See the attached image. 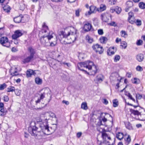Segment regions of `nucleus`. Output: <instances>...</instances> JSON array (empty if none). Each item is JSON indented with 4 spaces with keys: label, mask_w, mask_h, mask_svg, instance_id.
<instances>
[{
    "label": "nucleus",
    "mask_w": 145,
    "mask_h": 145,
    "mask_svg": "<svg viewBox=\"0 0 145 145\" xmlns=\"http://www.w3.org/2000/svg\"><path fill=\"white\" fill-rule=\"evenodd\" d=\"M3 9L5 12H9L10 9V7L7 5L4 6L3 7Z\"/></svg>",
    "instance_id": "25"
},
{
    "label": "nucleus",
    "mask_w": 145,
    "mask_h": 145,
    "mask_svg": "<svg viewBox=\"0 0 145 145\" xmlns=\"http://www.w3.org/2000/svg\"><path fill=\"white\" fill-rule=\"evenodd\" d=\"M99 40L101 43L105 44L106 43L108 39L107 38L105 37H101L100 38Z\"/></svg>",
    "instance_id": "18"
},
{
    "label": "nucleus",
    "mask_w": 145,
    "mask_h": 145,
    "mask_svg": "<svg viewBox=\"0 0 145 145\" xmlns=\"http://www.w3.org/2000/svg\"><path fill=\"white\" fill-rule=\"evenodd\" d=\"M110 12L111 13H113L114 12H116L115 7L113 8V7L111 8L110 10Z\"/></svg>",
    "instance_id": "62"
},
{
    "label": "nucleus",
    "mask_w": 145,
    "mask_h": 145,
    "mask_svg": "<svg viewBox=\"0 0 145 145\" xmlns=\"http://www.w3.org/2000/svg\"><path fill=\"white\" fill-rule=\"evenodd\" d=\"M35 83L37 84L40 85L42 82V79L39 77H37L35 78Z\"/></svg>",
    "instance_id": "21"
},
{
    "label": "nucleus",
    "mask_w": 145,
    "mask_h": 145,
    "mask_svg": "<svg viewBox=\"0 0 145 145\" xmlns=\"http://www.w3.org/2000/svg\"><path fill=\"white\" fill-rule=\"evenodd\" d=\"M62 102L63 103L65 104L66 105H68L69 104V102L68 101H66L65 100H63Z\"/></svg>",
    "instance_id": "63"
},
{
    "label": "nucleus",
    "mask_w": 145,
    "mask_h": 145,
    "mask_svg": "<svg viewBox=\"0 0 145 145\" xmlns=\"http://www.w3.org/2000/svg\"><path fill=\"white\" fill-rule=\"evenodd\" d=\"M140 120L141 121H145V111L143 114H141L140 115Z\"/></svg>",
    "instance_id": "36"
},
{
    "label": "nucleus",
    "mask_w": 145,
    "mask_h": 145,
    "mask_svg": "<svg viewBox=\"0 0 145 145\" xmlns=\"http://www.w3.org/2000/svg\"><path fill=\"white\" fill-rule=\"evenodd\" d=\"M15 93L17 95L19 96L20 95L21 91L20 90H16Z\"/></svg>",
    "instance_id": "53"
},
{
    "label": "nucleus",
    "mask_w": 145,
    "mask_h": 145,
    "mask_svg": "<svg viewBox=\"0 0 145 145\" xmlns=\"http://www.w3.org/2000/svg\"><path fill=\"white\" fill-rule=\"evenodd\" d=\"M116 12L118 14H119L121 12V8L118 6L115 7Z\"/></svg>",
    "instance_id": "41"
},
{
    "label": "nucleus",
    "mask_w": 145,
    "mask_h": 145,
    "mask_svg": "<svg viewBox=\"0 0 145 145\" xmlns=\"http://www.w3.org/2000/svg\"><path fill=\"white\" fill-rule=\"evenodd\" d=\"M102 137L103 139V142L100 143V145H102L104 144H106L107 145H113L114 143V139L111 138L106 133H103Z\"/></svg>",
    "instance_id": "6"
},
{
    "label": "nucleus",
    "mask_w": 145,
    "mask_h": 145,
    "mask_svg": "<svg viewBox=\"0 0 145 145\" xmlns=\"http://www.w3.org/2000/svg\"><path fill=\"white\" fill-rule=\"evenodd\" d=\"M11 51L13 52H15L18 51L17 49L14 47H13L12 48Z\"/></svg>",
    "instance_id": "61"
},
{
    "label": "nucleus",
    "mask_w": 145,
    "mask_h": 145,
    "mask_svg": "<svg viewBox=\"0 0 145 145\" xmlns=\"http://www.w3.org/2000/svg\"><path fill=\"white\" fill-rule=\"evenodd\" d=\"M39 72L37 70L33 71L31 69H29L27 71L26 75L28 77H30L32 75L35 76Z\"/></svg>",
    "instance_id": "9"
},
{
    "label": "nucleus",
    "mask_w": 145,
    "mask_h": 145,
    "mask_svg": "<svg viewBox=\"0 0 145 145\" xmlns=\"http://www.w3.org/2000/svg\"><path fill=\"white\" fill-rule=\"evenodd\" d=\"M130 111L132 114L135 115H137L139 116L140 114L138 111L134 110L133 109H131Z\"/></svg>",
    "instance_id": "31"
},
{
    "label": "nucleus",
    "mask_w": 145,
    "mask_h": 145,
    "mask_svg": "<svg viewBox=\"0 0 145 145\" xmlns=\"http://www.w3.org/2000/svg\"><path fill=\"white\" fill-rule=\"evenodd\" d=\"M113 106L115 107L117 106L118 104V101L116 99L113 100Z\"/></svg>",
    "instance_id": "38"
},
{
    "label": "nucleus",
    "mask_w": 145,
    "mask_h": 145,
    "mask_svg": "<svg viewBox=\"0 0 145 145\" xmlns=\"http://www.w3.org/2000/svg\"><path fill=\"white\" fill-rule=\"evenodd\" d=\"M81 108L84 110H86L88 109V106L86 103H83L81 105Z\"/></svg>",
    "instance_id": "28"
},
{
    "label": "nucleus",
    "mask_w": 145,
    "mask_h": 145,
    "mask_svg": "<svg viewBox=\"0 0 145 145\" xmlns=\"http://www.w3.org/2000/svg\"><path fill=\"white\" fill-rule=\"evenodd\" d=\"M7 92H13L15 91V89L14 87L10 86L7 88Z\"/></svg>",
    "instance_id": "34"
},
{
    "label": "nucleus",
    "mask_w": 145,
    "mask_h": 145,
    "mask_svg": "<svg viewBox=\"0 0 145 145\" xmlns=\"http://www.w3.org/2000/svg\"><path fill=\"white\" fill-rule=\"evenodd\" d=\"M47 124L48 123L42 125L40 127L43 134L48 135L53 132L54 130H52L51 127L49 128Z\"/></svg>",
    "instance_id": "7"
},
{
    "label": "nucleus",
    "mask_w": 145,
    "mask_h": 145,
    "mask_svg": "<svg viewBox=\"0 0 145 145\" xmlns=\"http://www.w3.org/2000/svg\"><path fill=\"white\" fill-rule=\"evenodd\" d=\"M137 60L139 62L142 61L144 59V55L142 54H139L136 56Z\"/></svg>",
    "instance_id": "14"
},
{
    "label": "nucleus",
    "mask_w": 145,
    "mask_h": 145,
    "mask_svg": "<svg viewBox=\"0 0 145 145\" xmlns=\"http://www.w3.org/2000/svg\"><path fill=\"white\" fill-rule=\"evenodd\" d=\"M3 100L4 101L8 102L9 100L8 97L7 95H5L3 97Z\"/></svg>",
    "instance_id": "51"
},
{
    "label": "nucleus",
    "mask_w": 145,
    "mask_h": 145,
    "mask_svg": "<svg viewBox=\"0 0 145 145\" xmlns=\"http://www.w3.org/2000/svg\"><path fill=\"white\" fill-rule=\"evenodd\" d=\"M142 42H143L142 40H139L137 41V44L138 46L142 44Z\"/></svg>",
    "instance_id": "56"
},
{
    "label": "nucleus",
    "mask_w": 145,
    "mask_h": 145,
    "mask_svg": "<svg viewBox=\"0 0 145 145\" xmlns=\"http://www.w3.org/2000/svg\"><path fill=\"white\" fill-rule=\"evenodd\" d=\"M100 45L98 44H96L95 45H93L92 46V48L96 52L97 51V50L98 49V48H99L100 46Z\"/></svg>",
    "instance_id": "33"
},
{
    "label": "nucleus",
    "mask_w": 145,
    "mask_h": 145,
    "mask_svg": "<svg viewBox=\"0 0 145 145\" xmlns=\"http://www.w3.org/2000/svg\"><path fill=\"white\" fill-rule=\"evenodd\" d=\"M136 24L138 26H140L141 25L142 22L141 20L137 19L136 20V22H135Z\"/></svg>",
    "instance_id": "44"
},
{
    "label": "nucleus",
    "mask_w": 145,
    "mask_h": 145,
    "mask_svg": "<svg viewBox=\"0 0 145 145\" xmlns=\"http://www.w3.org/2000/svg\"><path fill=\"white\" fill-rule=\"evenodd\" d=\"M127 46V44L126 42L124 41L121 42L120 46H122V48L125 49L126 48Z\"/></svg>",
    "instance_id": "35"
},
{
    "label": "nucleus",
    "mask_w": 145,
    "mask_h": 145,
    "mask_svg": "<svg viewBox=\"0 0 145 145\" xmlns=\"http://www.w3.org/2000/svg\"><path fill=\"white\" fill-rule=\"evenodd\" d=\"M86 39L88 42L91 43L93 41V39L89 35H87L86 36Z\"/></svg>",
    "instance_id": "32"
},
{
    "label": "nucleus",
    "mask_w": 145,
    "mask_h": 145,
    "mask_svg": "<svg viewBox=\"0 0 145 145\" xmlns=\"http://www.w3.org/2000/svg\"><path fill=\"white\" fill-rule=\"evenodd\" d=\"M84 56V54H80L78 56V57L79 59H83Z\"/></svg>",
    "instance_id": "58"
},
{
    "label": "nucleus",
    "mask_w": 145,
    "mask_h": 145,
    "mask_svg": "<svg viewBox=\"0 0 145 145\" xmlns=\"http://www.w3.org/2000/svg\"><path fill=\"white\" fill-rule=\"evenodd\" d=\"M117 74L116 73H113L110 76V80H114L116 79V78H113L114 77L116 76V75H117Z\"/></svg>",
    "instance_id": "47"
},
{
    "label": "nucleus",
    "mask_w": 145,
    "mask_h": 145,
    "mask_svg": "<svg viewBox=\"0 0 145 145\" xmlns=\"http://www.w3.org/2000/svg\"><path fill=\"white\" fill-rule=\"evenodd\" d=\"M120 59V57L119 55H116L115 56L114 58V61L117 62Z\"/></svg>",
    "instance_id": "46"
},
{
    "label": "nucleus",
    "mask_w": 145,
    "mask_h": 145,
    "mask_svg": "<svg viewBox=\"0 0 145 145\" xmlns=\"http://www.w3.org/2000/svg\"><path fill=\"white\" fill-rule=\"evenodd\" d=\"M55 114L51 112H43L39 117L36 118L37 122H42L43 124L48 123V120H52L53 118H55Z\"/></svg>",
    "instance_id": "4"
},
{
    "label": "nucleus",
    "mask_w": 145,
    "mask_h": 145,
    "mask_svg": "<svg viewBox=\"0 0 145 145\" xmlns=\"http://www.w3.org/2000/svg\"><path fill=\"white\" fill-rule=\"evenodd\" d=\"M35 125V122L31 123L30 126L28 128V131L31 135L34 136L36 138L40 139L42 138L43 133Z\"/></svg>",
    "instance_id": "5"
},
{
    "label": "nucleus",
    "mask_w": 145,
    "mask_h": 145,
    "mask_svg": "<svg viewBox=\"0 0 145 145\" xmlns=\"http://www.w3.org/2000/svg\"><path fill=\"white\" fill-rule=\"evenodd\" d=\"M121 35L122 37L125 38L127 36V34L126 32L124 31H121Z\"/></svg>",
    "instance_id": "40"
},
{
    "label": "nucleus",
    "mask_w": 145,
    "mask_h": 145,
    "mask_svg": "<svg viewBox=\"0 0 145 145\" xmlns=\"http://www.w3.org/2000/svg\"><path fill=\"white\" fill-rule=\"evenodd\" d=\"M7 86V85L4 83L0 85V90H3Z\"/></svg>",
    "instance_id": "42"
},
{
    "label": "nucleus",
    "mask_w": 145,
    "mask_h": 145,
    "mask_svg": "<svg viewBox=\"0 0 145 145\" xmlns=\"http://www.w3.org/2000/svg\"><path fill=\"white\" fill-rule=\"evenodd\" d=\"M125 95L127 96L131 100L133 101L134 102L135 101V100L132 97V96L131 95L130 93H125Z\"/></svg>",
    "instance_id": "37"
},
{
    "label": "nucleus",
    "mask_w": 145,
    "mask_h": 145,
    "mask_svg": "<svg viewBox=\"0 0 145 145\" xmlns=\"http://www.w3.org/2000/svg\"><path fill=\"white\" fill-rule=\"evenodd\" d=\"M33 57L30 55L26 58L25 59L23 62L24 63H27L29 62L33 58Z\"/></svg>",
    "instance_id": "15"
},
{
    "label": "nucleus",
    "mask_w": 145,
    "mask_h": 145,
    "mask_svg": "<svg viewBox=\"0 0 145 145\" xmlns=\"http://www.w3.org/2000/svg\"><path fill=\"white\" fill-rule=\"evenodd\" d=\"M132 81L133 83L135 84H138L140 83V80L137 78H134L132 80Z\"/></svg>",
    "instance_id": "26"
},
{
    "label": "nucleus",
    "mask_w": 145,
    "mask_h": 145,
    "mask_svg": "<svg viewBox=\"0 0 145 145\" xmlns=\"http://www.w3.org/2000/svg\"><path fill=\"white\" fill-rule=\"evenodd\" d=\"M142 97V95L139 94H136V97L137 99H141Z\"/></svg>",
    "instance_id": "55"
},
{
    "label": "nucleus",
    "mask_w": 145,
    "mask_h": 145,
    "mask_svg": "<svg viewBox=\"0 0 145 145\" xmlns=\"http://www.w3.org/2000/svg\"><path fill=\"white\" fill-rule=\"evenodd\" d=\"M28 50L30 53V55L33 57L34 54L35 53V50L31 47H29L28 48Z\"/></svg>",
    "instance_id": "17"
},
{
    "label": "nucleus",
    "mask_w": 145,
    "mask_h": 145,
    "mask_svg": "<svg viewBox=\"0 0 145 145\" xmlns=\"http://www.w3.org/2000/svg\"><path fill=\"white\" fill-rule=\"evenodd\" d=\"M22 18V16H20L15 17L14 19V20L16 23H19L21 22Z\"/></svg>",
    "instance_id": "19"
},
{
    "label": "nucleus",
    "mask_w": 145,
    "mask_h": 145,
    "mask_svg": "<svg viewBox=\"0 0 145 145\" xmlns=\"http://www.w3.org/2000/svg\"><path fill=\"white\" fill-rule=\"evenodd\" d=\"M78 69L82 71H86L84 69H88L91 71V75H94L97 72V69L96 66L94 65L92 62L88 61L79 63L78 64Z\"/></svg>",
    "instance_id": "3"
},
{
    "label": "nucleus",
    "mask_w": 145,
    "mask_h": 145,
    "mask_svg": "<svg viewBox=\"0 0 145 145\" xmlns=\"http://www.w3.org/2000/svg\"><path fill=\"white\" fill-rule=\"evenodd\" d=\"M136 70L138 71H142L143 70L142 68L140 66H137L136 67Z\"/></svg>",
    "instance_id": "52"
},
{
    "label": "nucleus",
    "mask_w": 145,
    "mask_h": 145,
    "mask_svg": "<svg viewBox=\"0 0 145 145\" xmlns=\"http://www.w3.org/2000/svg\"><path fill=\"white\" fill-rule=\"evenodd\" d=\"M138 6L139 8L141 9L145 8V3L143 2H141L139 3Z\"/></svg>",
    "instance_id": "29"
},
{
    "label": "nucleus",
    "mask_w": 145,
    "mask_h": 145,
    "mask_svg": "<svg viewBox=\"0 0 145 145\" xmlns=\"http://www.w3.org/2000/svg\"><path fill=\"white\" fill-rule=\"evenodd\" d=\"M128 20L129 22L131 24H134L135 22V20L134 18H128Z\"/></svg>",
    "instance_id": "43"
},
{
    "label": "nucleus",
    "mask_w": 145,
    "mask_h": 145,
    "mask_svg": "<svg viewBox=\"0 0 145 145\" xmlns=\"http://www.w3.org/2000/svg\"><path fill=\"white\" fill-rule=\"evenodd\" d=\"M0 43L3 46L7 47H9L10 46V42L7 37H4L1 38Z\"/></svg>",
    "instance_id": "8"
},
{
    "label": "nucleus",
    "mask_w": 145,
    "mask_h": 145,
    "mask_svg": "<svg viewBox=\"0 0 145 145\" xmlns=\"http://www.w3.org/2000/svg\"><path fill=\"white\" fill-rule=\"evenodd\" d=\"M131 140V139L130 137L129 136V135L127 138V139L126 140V142L127 144H128L130 142Z\"/></svg>",
    "instance_id": "48"
},
{
    "label": "nucleus",
    "mask_w": 145,
    "mask_h": 145,
    "mask_svg": "<svg viewBox=\"0 0 145 145\" xmlns=\"http://www.w3.org/2000/svg\"><path fill=\"white\" fill-rule=\"evenodd\" d=\"M116 1V0H109L110 4L111 5L115 4Z\"/></svg>",
    "instance_id": "49"
},
{
    "label": "nucleus",
    "mask_w": 145,
    "mask_h": 145,
    "mask_svg": "<svg viewBox=\"0 0 145 145\" xmlns=\"http://www.w3.org/2000/svg\"><path fill=\"white\" fill-rule=\"evenodd\" d=\"M45 93H43L41 94L40 95V98L38 99V100L36 101V103L37 104L39 103L40 101L41 100L43 99L45 97Z\"/></svg>",
    "instance_id": "22"
},
{
    "label": "nucleus",
    "mask_w": 145,
    "mask_h": 145,
    "mask_svg": "<svg viewBox=\"0 0 145 145\" xmlns=\"http://www.w3.org/2000/svg\"><path fill=\"white\" fill-rule=\"evenodd\" d=\"M43 29L39 33L40 36L41 33H46L48 32L46 34H44L40 37V40L41 43L43 45L46 46H54L57 43V37L52 32H48L49 31L48 27L44 23L42 25Z\"/></svg>",
    "instance_id": "1"
},
{
    "label": "nucleus",
    "mask_w": 145,
    "mask_h": 145,
    "mask_svg": "<svg viewBox=\"0 0 145 145\" xmlns=\"http://www.w3.org/2000/svg\"><path fill=\"white\" fill-rule=\"evenodd\" d=\"M116 51V49H115L114 47H110L107 50V53L108 55L111 56L114 54Z\"/></svg>",
    "instance_id": "13"
},
{
    "label": "nucleus",
    "mask_w": 145,
    "mask_h": 145,
    "mask_svg": "<svg viewBox=\"0 0 145 145\" xmlns=\"http://www.w3.org/2000/svg\"><path fill=\"white\" fill-rule=\"evenodd\" d=\"M107 121V119L106 118L104 117L101 120L100 119V121L99 123H98L99 125H104L105 123Z\"/></svg>",
    "instance_id": "27"
},
{
    "label": "nucleus",
    "mask_w": 145,
    "mask_h": 145,
    "mask_svg": "<svg viewBox=\"0 0 145 145\" xmlns=\"http://www.w3.org/2000/svg\"><path fill=\"white\" fill-rule=\"evenodd\" d=\"M96 7L93 6H91L89 7V11L85 13L86 16L89 15L91 13H94Z\"/></svg>",
    "instance_id": "12"
},
{
    "label": "nucleus",
    "mask_w": 145,
    "mask_h": 145,
    "mask_svg": "<svg viewBox=\"0 0 145 145\" xmlns=\"http://www.w3.org/2000/svg\"><path fill=\"white\" fill-rule=\"evenodd\" d=\"M58 37L60 39L65 38L66 42L70 44L74 42L78 37L76 30L72 27H68L65 29L64 31H61L58 33Z\"/></svg>",
    "instance_id": "2"
},
{
    "label": "nucleus",
    "mask_w": 145,
    "mask_h": 145,
    "mask_svg": "<svg viewBox=\"0 0 145 145\" xmlns=\"http://www.w3.org/2000/svg\"><path fill=\"white\" fill-rule=\"evenodd\" d=\"M76 15L77 16H78L80 15V11L79 9L76 10L75 12Z\"/></svg>",
    "instance_id": "59"
},
{
    "label": "nucleus",
    "mask_w": 145,
    "mask_h": 145,
    "mask_svg": "<svg viewBox=\"0 0 145 145\" xmlns=\"http://www.w3.org/2000/svg\"><path fill=\"white\" fill-rule=\"evenodd\" d=\"M126 4L127 5V7L129 8H131L133 5V2L131 1H127Z\"/></svg>",
    "instance_id": "39"
},
{
    "label": "nucleus",
    "mask_w": 145,
    "mask_h": 145,
    "mask_svg": "<svg viewBox=\"0 0 145 145\" xmlns=\"http://www.w3.org/2000/svg\"><path fill=\"white\" fill-rule=\"evenodd\" d=\"M106 18V16H104L103 17V19L104 20V21L105 22H108L109 20V18L106 19L105 18Z\"/></svg>",
    "instance_id": "64"
},
{
    "label": "nucleus",
    "mask_w": 145,
    "mask_h": 145,
    "mask_svg": "<svg viewBox=\"0 0 145 145\" xmlns=\"http://www.w3.org/2000/svg\"><path fill=\"white\" fill-rule=\"evenodd\" d=\"M22 35V33L20 30H16L15 31L14 34L12 35V38L13 39H16L21 36Z\"/></svg>",
    "instance_id": "10"
},
{
    "label": "nucleus",
    "mask_w": 145,
    "mask_h": 145,
    "mask_svg": "<svg viewBox=\"0 0 145 145\" xmlns=\"http://www.w3.org/2000/svg\"><path fill=\"white\" fill-rule=\"evenodd\" d=\"M123 134L122 133L119 132L116 134L117 138L120 140H121L123 138Z\"/></svg>",
    "instance_id": "24"
},
{
    "label": "nucleus",
    "mask_w": 145,
    "mask_h": 145,
    "mask_svg": "<svg viewBox=\"0 0 145 145\" xmlns=\"http://www.w3.org/2000/svg\"><path fill=\"white\" fill-rule=\"evenodd\" d=\"M126 127V128L129 130H131L132 129V127L131 125L129 123H128L125 125Z\"/></svg>",
    "instance_id": "45"
},
{
    "label": "nucleus",
    "mask_w": 145,
    "mask_h": 145,
    "mask_svg": "<svg viewBox=\"0 0 145 145\" xmlns=\"http://www.w3.org/2000/svg\"><path fill=\"white\" fill-rule=\"evenodd\" d=\"M92 28L91 24L89 23L85 24L84 26L83 29L86 31H88L91 30Z\"/></svg>",
    "instance_id": "11"
},
{
    "label": "nucleus",
    "mask_w": 145,
    "mask_h": 145,
    "mask_svg": "<svg viewBox=\"0 0 145 145\" xmlns=\"http://www.w3.org/2000/svg\"><path fill=\"white\" fill-rule=\"evenodd\" d=\"M106 9V6L105 5L101 4L100 5V7L97 9V10L99 12H101L105 10Z\"/></svg>",
    "instance_id": "16"
},
{
    "label": "nucleus",
    "mask_w": 145,
    "mask_h": 145,
    "mask_svg": "<svg viewBox=\"0 0 145 145\" xmlns=\"http://www.w3.org/2000/svg\"><path fill=\"white\" fill-rule=\"evenodd\" d=\"M129 17L128 18H133L134 14L133 12H130L129 13Z\"/></svg>",
    "instance_id": "57"
},
{
    "label": "nucleus",
    "mask_w": 145,
    "mask_h": 145,
    "mask_svg": "<svg viewBox=\"0 0 145 145\" xmlns=\"http://www.w3.org/2000/svg\"><path fill=\"white\" fill-rule=\"evenodd\" d=\"M98 33L99 35H102L103 34V30L102 29H99L98 30Z\"/></svg>",
    "instance_id": "54"
},
{
    "label": "nucleus",
    "mask_w": 145,
    "mask_h": 145,
    "mask_svg": "<svg viewBox=\"0 0 145 145\" xmlns=\"http://www.w3.org/2000/svg\"><path fill=\"white\" fill-rule=\"evenodd\" d=\"M62 63L65 65H66L67 67H70L71 66V64L69 63H67L65 62H63Z\"/></svg>",
    "instance_id": "60"
},
{
    "label": "nucleus",
    "mask_w": 145,
    "mask_h": 145,
    "mask_svg": "<svg viewBox=\"0 0 145 145\" xmlns=\"http://www.w3.org/2000/svg\"><path fill=\"white\" fill-rule=\"evenodd\" d=\"M7 112V111L2 108L0 110V116H4L5 115Z\"/></svg>",
    "instance_id": "20"
},
{
    "label": "nucleus",
    "mask_w": 145,
    "mask_h": 145,
    "mask_svg": "<svg viewBox=\"0 0 145 145\" xmlns=\"http://www.w3.org/2000/svg\"><path fill=\"white\" fill-rule=\"evenodd\" d=\"M103 76L101 75H98L97 76L96 80L97 81V82L100 83L103 81Z\"/></svg>",
    "instance_id": "23"
},
{
    "label": "nucleus",
    "mask_w": 145,
    "mask_h": 145,
    "mask_svg": "<svg viewBox=\"0 0 145 145\" xmlns=\"http://www.w3.org/2000/svg\"><path fill=\"white\" fill-rule=\"evenodd\" d=\"M104 49L103 47L101 46H100V47L97 51L96 52L97 53H99V54H102L103 52Z\"/></svg>",
    "instance_id": "30"
},
{
    "label": "nucleus",
    "mask_w": 145,
    "mask_h": 145,
    "mask_svg": "<svg viewBox=\"0 0 145 145\" xmlns=\"http://www.w3.org/2000/svg\"><path fill=\"white\" fill-rule=\"evenodd\" d=\"M60 55L59 54L58 52L55 53L54 55V57L56 59H59V57H60Z\"/></svg>",
    "instance_id": "50"
}]
</instances>
